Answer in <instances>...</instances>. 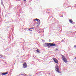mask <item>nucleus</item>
I'll use <instances>...</instances> for the list:
<instances>
[{"instance_id":"obj_1","label":"nucleus","mask_w":76,"mask_h":76,"mask_svg":"<svg viewBox=\"0 0 76 76\" xmlns=\"http://www.w3.org/2000/svg\"><path fill=\"white\" fill-rule=\"evenodd\" d=\"M50 46L51 47H54L56 46V44H53V43H47V46L48 47H50Z\"/></svg>"},{"instance_id":"obj_2","label":"nucleus","mask_w":76,"mask_h":76,"mask_svg":"<svg viewBox=\"0 0 76 76\" xmlns=\"http://www.w3.org/2000/svg\"><path fill=\"white\" fill-rule=\"evenodd\" d=\"M55 69L56 72H57L58 73H60V70H59V69H58V65H56L55 66Z\"/></svg>"},{"instance_id":"obj_3","label":"nucleus","mask_w":76,"mask_h":76,"mask_svg":"<svg viewBox=\"0 0 76 76\" xmlns=\"http://www.w3.org/2000/svg\"><path fill=\"white\" fill-rule=\"evenodd\" d=\"M62 58L64 61L65 62V63H67V59L66 58L64 57V56H63Z\"/></svg>"},{"instance_id":"obj_4","label":"nucleus","mask_w":76,"mask_h":76,"mask_svg":"<svg viewBox=\"0 0 76 76\" xmlns=\"http://www.w3.org/2000/svg\"><path fill=\"white\" fill-rule=\"evenodd\" d=\"M34 27H33L32 28H30L28 30V31H30V33L31 34H32V30H31V29H33V30L34 31Z\"/></svg>"},{"instance_id":"obj_5","label":"nucleus","mask_w":76,"mask_h":76,"mask_svg":"<svg viewBox=\"0 0 76 76\" xmlns=\"http://www.w3.org/2000/svg\"><path fill=\"white\" fill-rule=\"evenodd\" d=\"M53 59L54 62H55L57 64H58V60H57V59L56 58H54Z\"/></svg>"},{"instance_id":"obj_6","label":"nucleus","mask_w":76,"mask_h":76,"mask_svg":"<svg viewBox=\"0 0 76 76\" xmlns=\"http://www.w3.org/2000/svg\"><path fill=\"white\" fill-rule=\"evenodd\" d=\"M6 56H4L3 55H0V58H6Z\"/></svg>"},{"instance_id":"obj_7","label":"nucleus","mask_w":76,"mask_h":76,"mask_svg":"<svg viewBox=\"0 0 76 76\" xmlns=\"http://www.w3.org/2000/svg\"><path fill=\"white\" fill-rule=\"evenodd\" d=\"M23 64V66L24 67V68H26L27 67V65H26V63H24Z\"/></svg>"},{"instance_id":"obj_8","label":"nucleus","mask_w":76,"mask_h":76,"mask_svg":"<svg viewBox=\"0 0 76 76\" xmlns=\"http://www.w3.org/2000/svg\"><path fill=\"white\" fill-rule=\"evenodd\" d=\"M69 22L71 23H72V24H74V22H73V20L72 19H69Z\"/></svg>"},{"instance_id":"obj_9","label":"nucleus","mask_w":76,"mask_h":76,"mask_svg":"<svg viewBox=\"0 0 76 76\" xmlns=\"http://www.w3.org/2000/svg\"><path fill=\"white\" fill-rule=\"evenodd\" d=\"M7 73H8V72L5 73H2V75H7Z\"/></svg>"},{"instance_id":"obj_10","label":"nucleus","mask_w":76,"mask_h":76,"mask_svg":"<svg viewBox=\"0 0 76 76\" xmlns=\"http://www.w3.org/2000/svg\"><path fill=\"white\" fill-rule=\"evenodd\" d=\"M37 22H38L37 23H38L39 24V23H41V21H40V20H39H39H37Z\"/></svg>"},{"instance_id":"obj_11","label":"nucleus","mask_w":76,"mask_h":76,"mask_svg":"<svg viewBox=\"0 0 76 76\" xmlns=\"http://www.w3.org/2000/svg\"><path fill=\"white\" fill-rule=\"evenodd\" d=\"M47 43H46L45 44V46L44 47H47Z\"/></svg>"},{"instance_id":"obj_12","label":"nucleus","mask_w":76,"mask_h":76,"mask_svg":"<svg viewBox=\"0 0 76 76\" xmlns=\"http://www.w3.org/2000/svg\"><path fill=\"white\" fill-rule=\"evenodd\" d=\"M21 75H22L23 76H27V75H26L25 74H21Z\"/></svg>"},{"instance_id":"obj_13","label":"nucleus","mask_w":76,"mask_h":76,"mask_svg":"<svg viewBox=\"0 0 76 76\" xmlns=\"http://www.w3.org/2000/svg\"><path fill=\"white\" fill-rule=\"evenodd\" d=\"M39 19H37V18H36L34 20H36L37 21H38V20Z\"/></svg>"},{"instance_id":"obj_14","label":"nucleus","mask_w":76,"mask_h":76,"mask_svg":"<svg viewBox=\"0 0 76 76\" xmlns=\"http://www.w3.org/2000/svg\"><path fill=\"white\" fill-rule=\"evenodd\" d=\"M37 53H39V50H38V49L37 50Z\"/></svg>"},{"instance_id":"obj_15","label":"nucleus","mask_w":76,"mask_h":76,"mask_svg":"<svg viewBox=\"0 0 76 76\" xmlns=\"http://www.w3.org/2000/svg\"><path fill=\"white\" fill-rule=\"evenodd\" d=\"M1 4H2V5H3V2H1Z\"/></svg>"},{"instance_id":"obj_16","label":"nucleus","mask_w":76,"mask_h":76,"mask_svg":"<svg viewBox=\"0 0 76 76\" xmlns=\"http://www.w3.org/2000/svg\"><path fill=\"white\" fill-rule=\"evenodd\" d=\"M1 25V21H0V25Z\"/></svg>"},{"instance_id":"obj_17","label":"nucleus","mask_w":76,"mask_h":76,"mask_svg":"<svg viewBox=\"0 0 76 76\" xmlns=\"http://www.w3.org/2000/svg\"><path fill=\"white\" fill-rule=\"evenodd\" d=\"M20 75H22V74H20V75H18V76H20Z\"/></svg>"},{"instance_id":"obj_18","label":"nucleus","mask_w":76,"mask_h":76,"mask_svg":"<svg viewBox=\"0 0 76 76\" xmlns=\"http://www.w3.org/2000/svg\"><path fill=\"white\" fill-rule=\"evenodd\" d=\"M23 0V1H26V0Z\"/></svg>"},{"instance_id":"obj_19","label":"nucleus","mask_w":76,"mask_h":76,"mask_svg":"<svg viewBox=\"0 0 76 76\" xmlns=\"http://www.w3.org/2000/svg\"><path fill=\"white\" fill-rule=\"evenodd\" d=\"M74 59H75V60H76V57L74 58Z\"/></svg>"},{"instance_id":"obj_20","label":"nucleus","mask_w":76,"mask_h":76,"mask_svg":"<svg viewBox=\"0 0 76 76\" xmlns=\"http://www.w3.org/2000/svg\"><path fill=\"white\" fill-rule=\"evenodd\" d=\"M1 2H3V0H1Z\"/></svg>"},{"instance_id":"obj_21","label":"nucleus","mask_w":76,"mask_h":76,"mask_svg":"<svg viewBox=\"0 0 76 76\" xmlns=\"http://www.w3.org/2000/svg\"><path fill=\"white\" fill-rule=\"evenodd\" d=\"M56 50H58V49L57 48V49H56Z\"/></svg>"},{"instance_id":"obj_22","label":"nucleus","mask_w":76,"mask_h":76,"mask_svg":"<svg viewBox=\"0 0 76 76\" xmlns=\"http://www.w3.org/2000/svg\"><path fill=\"white\" fill-rule=\"evenodd\" d=\"M43 41H44V40H43Z\"/></svg>"},{"instance_id":"obj_23","label":"nucleus","mask_w":76,"mask_h":76,"mask_svg":"<svg viewBox=\"0 0 76 76\" xmlns=\"http://www.w3.org/2000/svg\"><path fill=\"white\" fill-rule=\"evenodd\" d=\"M60 17H61V16H60Z\"/></svg>"}]
</instances>
